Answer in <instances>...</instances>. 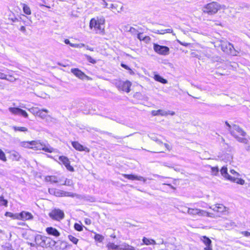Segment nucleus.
Segmentation results:
<instances>
[{"instance_id": "nucleus-48", "label": "nucleus", "mask_w": 250, "mask_h": 250, "mask_svg": "<svg viewBox=\"0 0 250 250\" xmlns=\"http://www.w3.org/2000/svg\"><path fill=\"white\" fill-rule=\"evenodd\" d=\"M0 159L4 161H6L5 154L1 149H0Z\"/></svg>"}, {"instance_id": "nucleus-54", "label": "nucleus", "mask_w": 250, "mask_h": 250, "mask_svg": "<svg viewBox=\"0 0 250 250\" xmlns=\"http://www.w3.org/2000/svg\"><path fill=\"white\" fill-rule=\"evenodd\" d=\"M137 38L140 41L144 40V37H143V35L142 33H138Z\"/></svg>"}, {"instance_id": "nucleus-43", "label": "nucleus", "mask_w": 250, "mask_h": 250, "mask_svg": "<svg viewBox=\"0 0 250 250\" xmlns=\"http://www.w3.org/2000/svg\"><path fill=\"white\" fill-rule=\"evenodd\" d=\"M71 46L75 48H82L85 46V44L83 43H73V44H71Z\"/></svg>"}, {"instance_id": "nucleus-60", "label": "nucleus", "mask_w": 250, "mask_h": 250, "mask_svg": "<svg viewBox=\"0 0 250 250\" xmlns=\"http://www.w3.org/2000/svg\"><path fill=\"white\" fill-rule=\"evenodd\" d=\"M168 112V115H175V112L173 111H167Z\"/></svg>"}, {"instance_id": "nucleus-56", "label": "nucleus", "mask_w": 250, "mask_h": 250, "mask_svg": "<svg viewBox=\"0 0 250 250\" xmlns=\"http://www.w3.org/2000/svg\"><path fill=\"white\" fill-rule=\"evenodd\" d=\"M5 216H9L10 217H13V218L14 217V215L13 213L9 212H6L5 213Z\"/></svg>"}, {"instance_id": "nucleus-11", "label": "nucleus", "mask_w": 250, "mask_h": 250, "mask_svg": "<svg viewBox=\"0 0 250 250\" xmlns=\"http://www.w3.org/2000/svg\"><path fill=\"white\" fill-rule=\"evenodd\" d=\"M187 213L191 216L198 215L199 216H202L203 210L197 208H188Z\"/></svg>"}, {"instance_id": "nucleus-33", "label": "nucleus", "mask_w": 250, "mask_h": 250, "mask_svg": "<svg viewBox=\"0 0 250 250\" xmlns=\"http://www.w3.org/2000/svg\"><path fill=\"white\" fill-rule=\"evenodd\" d=\"M68 239L74 244H77L79 241L78 239L74 237L72 235H69L68 236Z\"/></svg>"}, {"instance_id": "nucleus-46", "label": "nucleus", "mask_w": 250, "mask_h": 250, "mask_svg": "<svg viewBox=\"0 0 250 250\" xmlns=\"http://www.w3.org/2000/svg\"><path fill=\"white\" fill-rule=\"evenodd\" d=\"M100 3L103 5L104 8H107L108 4L104 0H99Z\"/></svg>"}, {"instance_id": "nucleus-9", "label": "nucleus", "mask_w": 250, "mask_h": 250, "mask_svg": "<svg viewBox=\"0 0 250 250\" xmlns=\"http://www.w3.org/2000/svg\"><path fill=\"white\" fill-rule=\"evenodd\" d=\"M33 218L32 214L27 211H23L19 215H17V219H21L23 221L31 220Z\"/></svg>"}, {"instance_id": "nucleus-53", "label": "nucleus", "mask_w": 250, "mask_h": 250, "mask_svg": "<svg viewBox=\"0 0 250 250\" xmlns=\"http://www.w3.org/2000/svg\"><path fill=\"white\" fill-rule=\"evenodd\" d=\"M234 224L233 222H229L228 223H226V225L225 226V228H229L230 227L232 226Z\"/></svg>"}, {"instance_id": "nucleus-63", "label": "nucleus", "mask_w": 250, "mask_h": 250, "mask_svg": "<svg viewBox=\"0 0 250 250\" xmlns=\"http://www.w3.org/2000/svg\"><path fill=\"white\" fill-rule=\"evenodd\" d=\"M164 146L167 150H170V146L168 144H164Z\"/></svg>"}, {"instance_id": "nucleus-64", "label": "nucleus", "mask_w": 250, "mask_h": 250, "mask_svg": "<svg viewBox=\"0 0 250 250\" xmlns=\"http://www.w3.org/2000/svg\"><path fill=\"white\" fill-rule=\"evenodd\" d=\"M21 31L24 32L25 31V28L24 26H22L20 28Z\"/></svg>"}, {"instance_id": "nucleus-38", "label": "nucleus", "mask_w": 250, "mask_h": 250, "mask_svg": "<svg viewBox=\"0 0 250 250\" xmlns=\"http://www.w3.org/2000/svg\"><path fill=\"white\" fill-rule=\"evenodd\" d=\"M202 216H206L213 218L214 217V215L213 213H209L203 210V212L202 213Z\"/></svg>"}, {"instance_id": "nucleus-44", "label": "nucleus", "mask_w": 250, "mask_h": 250, "mask_svg": "<svg viewBox=\"0 0 250 250\" xmlns=\"http://www.w3.org/2000/svg\"><path fill=\"white\" fill-rule=\"evenodd\" d=\"M229 172L233 175L232 176L236 177L240 176V174L236 172L234 169H230L229 170Z\"/></svg>"}, {"instance_id": "nucleus-17", "label": "nucleus", "mask_w": 250, "mask_h": 250, "mask_svg": "<svg viewBox=\"0 0 250 250\" xmlns=\"http://www.w3.org/2000/svg\"><path fill=\"white\" fill-rule=\"evenodd\" d=\"M71 72L78 78L83 79L86 77L84 73L78 68L71 69Z\"/></svg>"}, {"instance_id": "nucleus-30", "label": "nucleus", "mask_w": 250, "mask_h": 250, "mask_svg": "<svg viewBox=\"0 0 250 250\" xmlns=\"http://www.w3.org/2000/svg\"><path fill=\"white\" fill-rule=\"evenodd\" d=\"M221 159L225 162H229L232 160V156L230 154H225L221 157Z\"/></svg>"}, {"instance_id": "nucleus-18", "label": "nucleus", "mask_w": 250, "mask_h": 250, "mask_svg": "<svg viewBox=\"0 0 250 250\" xmlns=\"http://www.w3.org/2000/svg\"><path fill=\"white\" fill-rule=\"evenodd\" d=\"M46 231L50 235H53L55 237H58L60 235V233L58 230L53 227H48L46 229Z\"/></svg>"}, {"instance_id": "nucleus-15", "label": "nucleus", "mask_w": 250, "mask_h": 250, "mask_svg": "<svg viewBox=\"0 0 250 250\" xmlns=\"http://www.w3.org/2000/svg\"><path fill=\"white\" fill-rule=\"evenodd\" d=\"M74 195L75 194L72 192H66L62 190L56 189L55 196L57 197H74Z\"/></svg>"}, {"instance_id": "nucleus-26", "label": "nucleus", "mask_w": 250, "mask_h": 250, "mask_svg": "<svg viewBox=\"0 0 250 250\" xmlns=\"http://www.w3.org/2000/svg\"><path fill=\"white\" fill-rule=\"evenodd\" d=\"M143 243L146 245H156V243L155 241L152 239H148L145 237L143 238Z\"/></svg>"}, {"instance_id": "nucleus-57", "label": "nucleus", "mask_w": 250, "mask_h": 250, "mask_svg": "<svg viewBox=\"0 0 250 250\" xmlns=\"http://www.w3.org/2000/svg\"><path fill=\"white\" fill-rule=\"evenodd\" d=\"M9 111L13 113V114L16 113V108L15 107H10L9 108Z\"/></svg>"}, {"instance_id": "nucleus-22", "label": "nucleus", "mask_w": 250, "mask_h": 250, "mask_svg": "<svg viewBox=\"0 0 250 250\" xmlns=\"http://www.w3.org/2000/svg\"><path fill=\"white\" fill-rule=\"evenodd\" d=\"M229 181L231 182L235 183H237V184H239L241 185H243L245 183V181L244 180L241 178H238V177H235L234 176H231Z\"/></svg>"}, {"instance_id": "nucleus-8", "label": "nucleus", "mask_w": 250, "mask_h": 250, "mask_svg": "<svg viewBox=\"0 0 250 250\" xmlns=\"http://www.w3.org/2000/svg\"><path fill=\"white\" fill-rule=\"evenodd\" d=\"M49 215L52 219L56 220H61L64 217V213L60 209L53 210Z\"/></svg>"}, {"instance_id": "nucleus-51", "label": "nucleus", "mask_w": 250, "mask_h": 250, "mask_svg": "<svg viewBox=\"0 0 250 250\" xmlns=\"http://www.w3.org/2000/svg\"><path fill=\"white\" fill-rule=\"evenodd\" d=\"M241 233L246 237L250 236V232L247 231H241Z\"/></svg>"}, {"instance_id": "nucleus-62", "label": "nucleus", "mask_w": 250, "mask_h": 250, "mask_svg": "<svg viewBox=\"0 0 250 250\" xmlns=\"http://www.w3.org/2000/svg\"><path fill=\"white\" fill-rule=\"evenodd\" d=\"M121 66L123 67H124V68L126 69H129V68L128 67V66H127L125 64H122Z\"/></svg>"}, {"instance_id": "nucleus-55", "label": "nucleus", "mask_w": 250, "mask_h": 250, "mask_svg": "<svg viewBox=\"0 0 250 250\" xmlns=\"http://www.w3.org/2000/svg\"><path fill=\"white\" fill-rule=\"evenodd\" d=\"M165 31L166 33H172L173 35H175V34L173 33V30L171 28L166 29Z\"/></svg>"}, {"instance_id": "nucleus-41", "label": "nucleus", "mask_w": 250, "mask_h": 250, "mask_svg": "<svg viewBox=\"0 0 250 250\" xmlns=\"http://www.w3.org/2000/svg\"><path fill=\"white\" fill-rule=\"evenodd\" d=\"M149 138L153 141H155L158 143V144H162L163 143L160 140L157 139L156 137H155L154 135L151 134L149 136Z\"/></svg>"}, {"instance_id": "nucleus-21", "label": "nucleus", "mask_w": 250, "mask_h": 250, "mask_svg": "<svg viewBox=\"0 0 250 250\" xmlns=\"http://www.w3.org/2000/svg\"><path fill=\"white\" fill-rule=\"evenodd\" d=\"M45 181L52 183H57L61 182L62 180L56 176H47L45 177Z\"/></svg>"}, {"instance_id": "nucleus-12", "label": "nucleus", "mask_w": 250, "mask_h": 250, "mask_svg": "<svg viewBox=\"0 0 250 250\" xmlns=\"http://www.w3.org/2000/svg\"><path fill=\"white\" fill-rule=\"evenodd\" d=\"M72 146L77 150L79 151H84L89 152L90 150L88 148L85 147L80 144L78 142H72Z\"/></svg>"}, {"instance_id": "nucleus-13", "label": "nucleus", "mask_w": 250, "mask_h": 250, "mask_svg": "<svg viewBox=\"0 0 250 250\" xmlns=\"http://www.w3.org/2000/svg\"><path fill=\"white\" fill-rule=\"evenodd\" d=\"M209 208L214 211L218 213H223L227 211L226 208L223 204H218L209 207Z\"/></svg>"}, {"instance_id": "nucleus-7", "label": "nucleus", "mask_w": 250, "mask_h": 250, "mask_svg": "<svg viewBox=\"0 0 250 250\" xmlns=\"http://www.w3.org/2000/svg\"><path fill=\"white\" fill-rule=\"evenodd\" d=\"M117 87L120 90L128 93L130 91V87L131 83L128 81L125 82L119 81L117 83Z\"/></svg>"}, {"instance_id": "nucleus-59", "label": "nucleus", "mask_w": 250, "mask_h": 250, "mask_svg": "<svg viewBox=\"0 0 250 250\" xmlns=\"http://www.w3.org/2000/svg\"><path fill=\"white\" fill-rule=\"evenodd\" d=\"M178 42H179V43L183 46H187L188 45V43H183L179 41H178Z\"/></svg>"}, {"instance_id": "nucleus-27", "label": "nucleus", "mask_w": 250, "mask_h": 250, "mask_svg": "<svg viewBox=\"0 0 250 250\" xmlns=\"http://www.w3.org/2000/svg\"><path fill=\"white\" fill-rule=\"evenodd\" d=\"M16 112H17V115H20V116H21L24 118H27L28 117V114L24 110L20 108H19V107H17V109H16Z\"/></svg>"}, {"instance_id": "nucleus-28", "label": "nucleus", "mask_w": 250, "mask_h": 250, "mask_svg": "<svg viewBox=\"0 0 250 250\" xmlns=\"http://www.w3.org/2000/svg\"><path fill=\"white\" fill-rule=\"evenodd\" d=\"M120 250H135V249L126 243H123L121 244Z\"/></svg>"}, {"instance_id": "nucleus-1", "label": "nucleus", "mask_w": 250, "mask_h": 250, "mask_svg": "<svg viewBox=\"0 0 250 250\" xmlns=\"http://www.w3.org/2000/svg\"><path fill=\"white\" fill-rule=\"evenodd\" d=\"M104 18H94L90 21L89 28L96 34H102L104 30Z\"/></svg>"}, {"instance_id": "nucleus-47", "label": "nucleus", "mask_w": 250, "mask_h": 250, "mask_svg": "<svg viewBox=\"0 0 250 250\" xmlns=\"http://www.w3.org/2000/svg\"><path fill=\"white\" fill-rule=\"evenodd\" d=\"M129 32H130L133 35L138 34V31L132 27H130Z\"/></svg>"}, {"instance_id": "nucleus-3", "label": "nucleus", "mask_w": 250, "mask_h": 250, "mask_svg": "<svg viewBox=\"0 0 250 250\" xmlns=\"http://www.w3.org/2000/svg\"><path fill=\"white\" fill-rule=\"evenodd\" d=\"M32 149L34 150H43L49 153H52L55 150V149L48 144H45L40 140L32 141Z\"/></svg>"}, {"instance_id": "nucleus-61", "label": "nucleus", "mask_w": 250, "mask_h": 250, "mask_svg": "<svg viewBox=\"0 0 250 250\" xmlns=\"http://www.w3.org/2000/svg\"><path fill=\"white\" fill-rule=\"evenodd\" d=\"M85 223L86 224L88 225V224H90L91 223V221H90V220H89V219H86L85 220Z\"/></svg>"}, {"instance_id": "nucleus-36", "label": "nucleus", "mask_w": 250, "mask_h": 250, "mask_svg": "<svg viewBox=\"0 0 250 250\" xmlns=\"http://www.w3.org/2000/svg\"><path fill=\"white\" fill-rule=\"evenodd\" d=\"M62 185L67 186H72L73 185V183L71 180L66 179L64 180V182L62 184Z\"/></svg>"}, {"instance_id": "nucleus-25", "label": "nucleus", "mask_w": 250, "mask_h": 250, "mask_svg": "<svg viewBox=\"0 0 250 250\" xmlns=\"http://www.w3.org/2000/svg\"><path fill=\"white\" fill-rule=\"evenodd\" d=\"M48 113V110L46 109H40L39 111H38V114L37 116H39L42 119H44L47 116Z\"/></svg>"}, {"instance_id": "nucleus-35", "label": "nucleus", "mask_w": 250, "mask_h": 250, "mask_svg": "<svg viewBox=\"0 0 250 250\" xmlns=\"http://www.w3.org/2000/svg\"><path fill=\"white\" fill-rule=\"evenodd\" d=\"M211 174L214 176H217L219 172V169L218 167H211Z\"/></svg>"}, {"instance_id": "nucleus-34", "label": "nucleus", "mask_w": 250, "mask_h": 250, "mask_svg": "<svg viewBox=\"0 0 250 250\" xmlns=\"http://www.w3.org/2000/svg\"><path fill=\"white\" fill-rule=\"evenodd\" d=\"M94 239L97 241L102 242L104 239V237L101 234H96L94 236Z\"/></svg>"}, {"instance_id": "nucleus-23", "label": "nucleus", "mask_w": 250, "mask_h": 250, "mask_svg": "<svg viewBox=\"0 0 250 250\" xmlns=\"http://www.w3.org/2000/svg\"><path fill=\"white\" fill-rule=\"evenodd\" d=\"M19 146L22 147L32 149V141L21 142Z\"/></svg>"}, {"instance_id": "nucleus-32", "label": "nucleus", "mask_w": 250, "mask_h": 250, "mask_svg": "<svg viewBox=\"0 0 250 250\" xmlns=\"http://www.w3.org/2000/svg\"><path fill=\"white\" fill-rule=\"evenodd\" d=\"M154 78L156 81L162 83H167V80L163 78L161 76L158 74L155 75Z\"/></svg>"}, {"instance_id": "nucleus-24", "label": "nucleus", "mask_w": 250, "mask_h": 250, "mask_svg": "<svg viewBox=\"0 0 250 250\" xmlns=\"http://www.w3.org/2000/svg\"><path fill=\"white\" fill-rule=\"evenodd\" d=\"M0 79H6L7 80L10 82H14L16 80L14 76L11 75H6L5 74L0 72Z\"/></svg>"}, {"instance_id": "nucleus-14", "label": "nucleus", "mask_w": 250, "mask_h": 250, "mask_svg": "<svg viewBox=\"0 0 250 250\" xmlns=\"http://www.w3.org/2000/svg\"><path fill=\"white\" fill-rule=\"evenodd\" d=\"M201 240L206 245L204 250H212L211 241L206 236H202L200 238Z\"/></svg>"}, {"instance_id": "nucleus-6", "label": "nucleus", "mask_w": 250, "mask_h": 250, "mask_svg": "<svg viewBox=\"0 0 250 250\" xmlns=\"http://www.w3.org/2000/svg\"><path fill=\"white\" fill-rule=\"evenodd\" d=\"M222 50L227 53L231 54L232 55H236V51L233 45L227 42H223L221 44Z\"/></svg>"}, {"instance_id": "nucleus-29", "label": "nucleus", "mask_w": 250, "mask_h": 250, "mask_svg": "<svg viewBox=\"0 0 250 250\" xmlns=\"http://www.w3.org/2000/svg\"><path fill=\"white\" fill-rule=\"evenodd\" d=\"M121 245H117L113 243H109L107 245V247L109 250H120Z\"/></svg>"}, {"instance_id": "nucleus-31", "label": "nucleus", "mask_w": 250, "mask_h": 250, "mask_svg": "<svg viewBox=\"0 0 250 250\" xmlns=\"http://www.w3.org/2000/svg\"><path fill=\"white\" fill-rule=\"evenodd\" d=\"M21 5L22 7L23 12L25 14L29 15L31 14L30 8L28 5L24 3H21Z\"/></svg>"}, {"instance_id": "nucleus-42", "label": "nucleus", "mask_w": 250, "mask_h": 250, "mask_svg": "<svg viewBox=\"0 0 250 250\" xmlns=\"http://www.w3.org/2000/svg\"><path fill=\"white\" fill-rule=\"evenodd\" d=\"M74 228L76 230H78V231H81L82 230H83V227L81 225L79 224H78V223H76L75 225H74Z\"/></svg>"}, {"instance_id": "nucleus-16", "label": "nucleus", "mask_w": 250, "mask_h": 250, "mask_svg": "<svg viewBox=\"0 0 250 250\" xmlns=\"http://www.w3.org/2000/svg\"><path fill=\"white\" fill-rule=\"evenodd\" d=\"M123 176L125 178L131 180H136L143 181L144 183H145L146 181V179L142 176H138L133 174H124Z\"/></svg>"}, {"instance_id": "nucleus-52", "label": "nucleus", "mask_w": 250, "mask_h": 250, "mask_svg": "<svg viewBox=\"0 0 250 250\" xmlns=\"http://www.w3.org/2000/svg\"><path fill=\"white\" fill-rule=\"evenodd\" d=\"M56 188H49L48 192L50 194L55 195Z\"/></svg>"}, {"instance_id": "nucleus-40", "label": "nucleus", "mask_w": 250, "mask_h": 250, "mask_svg": "<svg viewBox=\"0 0 250 250\" xmlns=\"http://www.w3.org/2000/svg\"><path fill=\"white\" fill-rule=\"evenodd\" d=\"M17 131L26 132L28 131V129L23 126H17Z\"/></svg>"}, {"instance_id": "nucleus-49", "label": "nucleus", "mask_w": 250, "mask_h": 250, "mask_svg": "<svg viewBox=\"0 0 250 250\" xmlns=\"http://www.w3.org/2000/svg\"><path fill=\"white\" fill-rule=\"evenodd\" d=\"M153 32L154 33L158 34H164L166 33L165 29L156 30Z\"/></svg>"}, {"instance_id": "nucleus-45", "label": "nucleus", "mask_w": 250, "mask_h": 250, "mask_svg": "<svg viewBox=\"0 0 250 250\" xmlns=\"http://www.w3.org/2000/svg\"><path fill=\"white\" fill-rule=\"evenodd\" d=\"M7 201L4 199L2 197H0V206H6Z\"/></svg>"}, {"instance_id": "nucleus-58", "label": "nucleus", "mask_w": 250, "mask_h": 250, "mask_svg": "<svg viewBox=\"0 0 250 250\" xmlns=\"http://www.w3.org/2000/svg\"><path fill=\"white\" fill-rule=\"evenodd\" d=\"M64 43L66 44H69L71 46V44H73L70 42V41L68 39H65L64 41Z\"/></svg>"}, {"instance_id": "nucleus-19", "label": "nucleus", "mask_w": 250, "mask_h": 250, "mask_svg": "<svg viewBox=\"0 0 250 250\" xmlns=\"http://www.w3.org/2000/svg\"><path fill=\"white\" fill-rule=\"evenodd\" d=\"M220 173L223 177L227 180H229L232 176H230L228 172V168L227 167L224 166L220 170Z\"/></svg>"}, {"instance_id": "nucleus-50", "label": "nucleus", "mask_w": 250, "mask_h": 250, "mask_svg": "<svg viewBox=\"0 0 250 250\" xmlns=\"http://www.w3.org/2000/svg\"><path fill=\"white\" fill-rule=\"evenodd\" d=\"M107 8L111 9L114 12H115V9H116V7L114 4L111 3L108 4Z\"/></svg>"}, {"instance_id": "nucleus-20", "label": "nucleus", "mask_w": 250, "mask_h": 250, "mask_svg": "<svg viewBox=\"0 0 250 250\" xmlns=\"http://www.w3.org/2000/svg\"><path fill=\"white\" fill-rule=\"evenodd\" d=\"M151 114L153 116L161 115L162 116H166L168 115V112L166 110L159 109L157 110H152L151 111Z\"/></svg>"}, {"instance_id": "nucleus-37", "label": "nucleus", "mask_w": 250, "mask_h": 250, "mask_svg": "<svg viewBox=\"0 0 250 250\" xmlns=\"http://www.w3.org/2000/svg\"><path fill=\"white\" fill-rule=\"evenodd\" d=\"M29 110L31 113L37 116L40 109L37 107H32L29 109Z\"/></svg>"}, {"instance_id": "nucleus-4", "label": "nucleus", "mask_w": 250, "mask_h": 250, "mask_svg": "<svg viewBox=\"0 0 250 250\" xmlns=\"http://www.w3.org/2000/svg\"><path fill=\"white\" fill-rule=\"evenodd\" d=\"M220 8L221 6L219 4L215 2H212L205 5L203 7L202 11L205 13L213 15L216 14Z\"/></svg>"}, {"instance_id": "nucleus-2", "label": "nucleus", "mask_w": 250, "mask_h": 250, "mask_svg": "<svg viewBox=\"0 0 250 250\" xmlns=\"http://www.w3.org/2000/svg\"><path fill=\"white\" fill-rule=\"evenodd\" d=\"M226 124L229 126V130L232 135L233 136L238 142L245 144H248V140L243 137L246 135V133L242 128L235 125L231 127L228 122H226Z\"/></svg>"}, {"instance_id": "nucleus-5", "label": "nucleus", "mask_w": 250, "mask_h": 250, "mask_svg": "<svg viewBox=\"0 0 250 250\" xmlns=\"http://www.w3.org/2000/svg\"><path fill=\"white\" fill-rule=\"evenodd\" d=\"M153 49L156 53L161 55L167 56L169 54V48L166 46L154 43Z\"/></svg>"}, {"instance_id": "nucleus-10", "label": "nucleus", "mask_w": 250, "mask_h": 250, "mask_svg": "<svg viewBox=\"0 0 250 250\" xmlns=\"http://www.w3.org/2000/svg\"><path fill=\"white\" fill-rule=\"evenodd\" d=\"M59 159L65 166L67 170L70 171H74V168L70 165L69 160L67 157L62 156L59 157Z\"/></svg>"}, {"instance_id": "nucleus-39", "label": "nucleus", "mask_w": 250, "mask_h": 250, "mask_svg": "<svg viewBox=\"0 0 250 250\" xmlns=\"http://www.w3.org/2000/svg\"><path fill=\"white\" fill-rule=\"evenodd\" d=\"M85 57L86 60L89 62L93 63V64H95L96 63V61L94 59H93L91 56L87 55H85Z\"/></svg>"}]
</instances>
